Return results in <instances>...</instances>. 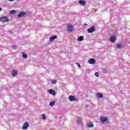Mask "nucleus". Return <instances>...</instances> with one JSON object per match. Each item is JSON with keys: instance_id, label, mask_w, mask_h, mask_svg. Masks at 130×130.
<instances>
[{"instance_id": "f3484780", "label": "nucleus", "mask_w": 130, "mask_h": 130, "mask_svg": "<svg viewBox=\"0 0 130 130\" xmlns=\"http://www.w3.org/2000/svg\"><path fill=\"white\" fill-rule=\"evenodd\" d=\"M83 40H84V37L83 36H80L78 39V41H83Z\"/></svg>"}, {"instance_id": "f257e3e1", "label": "nucleus", "mask_w": 130, "mask_h": 130, "mask_svg": "<svg viewBox=\"0 0 130 130\" xmlns=\"http://www.w3.org/2000/svg\"><path fill=\"white\" fill-rule=\"evenodd\" d=\"M0 21L2 22V23H4V22H9V18L7 17H1Z\"/></svg>"}, {"instance_id": "2eb2a0df", "label": "nucleus", "mask_w": 130, "mask_h": 130, "mask_svg": "<svg viewBox=\"0 0 130 130\" xmlns=\"http://www.w3.org/2000/svg\"><path fill=\"white\" fill-rule=\"evenodd\" d=\"M87 126L90 128L91 127H93V126H94V125H93V123L89 122L88 124H87Z\"/></svg>"}, {"instance_id": "39448f33", "label": "nucleus", "mask_w": 130, "mask_h": 130, "mask_svg": "<svg viewBox=\"0 0 130 130\" xmlns=\"http://www.w3.org/2000/svg\"><path fill=\"white\" fill-rule=\"evenodd\" d=\"M88 63L90 64H94L96 63V61L95 60V59L91 58L88 60Z\"/></svg>"}, {"instance_id": "f8f14e48", "label": "nucleus", "mask_w": 130, "mask_h": 130, "mask_svg": "<svg viewBox=\"0 0 130 130\" xmlns=\"http://www.w3.org/2000/svg\"><path fill=\"white\" fill-rule=\"evenodd\" d=\"M79 4H80V5H81V6H83L84 7V6H85L86 5V2H85V1H84L83 0H80L79 1Z\"/></svg>"}, {"instance_id": "4468645a", "label": "nucleus", "mask_w": 130, "mask_h": 130, "mask_svg": "<svg viewBox=\"0 0 130 130\" xmlns=\"http://www.w3.org/2000/svg\"><path fill=\"white\" fill-rule=\"evenodd\" d=\"M96 96H98V97H99V98H102L103 97V94H102V93H100V92H98L96 94Z\"/></svg>"}, {"instance_id": "f03ea898", "label": "nucleus", "mask_w": 130, "mask_h": 130, "mask_svg": "<svg viewBox=\"0 0 130 130\" xmlns=\"http://www.w3.org/2000/svg\"><path fill=\"white\" fill-rule=\"evenodd\" d=\"M69 99L70 101H78V100L74 95L69 96Z\"/></svg>"}, {"instance_id": "9d476101", "label": "nucleus", "mask_w": 130, "mask_h": 130, "mask_svg": "<svg viewBox=\"0 0 130 130\" xmlns=\"http://www.w3.org/2000/svg\"><path fill=\"white\" fill-rule=\"evenodd\" d=\"M49 94H51V95H53V96H55V91H54L52 89L49 90Z\"/></svg>"}, {"instance_id": "9b49d317", "label": "nucleus", "mask_w": 130, "mask_h": 130, "mask_svg": "<svg viewBox=\"0 0 130 130\" xmlns=\"http://www.w3.org/2000/svg\"><path fill=\"white\" fill-rule=\"evenodd\" d=\"M108 119L105 117L102 116L101 117V121H102V122H105V121H107Z\"/></svg>"}, {"instance_id": "c85d7f7f", "label": "nucleus", "mask_w": 130, "mask_h": 130, "mask_svg": "<svg viewBox=\"0 0 130 130\" xmlns=\"http://www.w3.org/2000/svg\"><path fill=\"white\" fill-rule=\"evenodd\" d=\"M3 9H2V8L0 7V11H2Z\"/></svg>"}, {"instance_id": "1a4fd4ad", "label": "nucleus", "mask_w": 130, "mask_h": 130, "mask_svg": "<svg viewBox=\"0 0 130 130\" xmlns=\"http://www.w3.org/2000/svg\"><path fill=\"white\" fill-rule=\"evenodd\" d=\"M17 74H18V71H17L15 70H13L12 71V75L13 77H16V76H17Z\"/></svg>"}, {"instance_id": "7ed1b4c3", "label": "nucleus", "mask_w": 130, "mask_h": 130, "mask_svg": "<svg viewBox=\"0 0 130 130\" xmlns=\"http://www.w3.org/2000/svg\"><path fill=\"white\" fill-rule=\"evenodd\" d=\"M94 31H95V27L94 26H92L87 29V32L88 33H93V32H94Z\"/></svg>"}, {"instance_id": "6ab92c4d", "label": "nucleus", "mask_w": 130, "mask_h": 130, "mask_svg": "<svg viewBox=\"0 0 130 130\" xmlns=\"http://www.w3.org/2000/svg\"><path fill=\"white\" fill-rule=\"evenodd\" d=\"M55 105V101L51 102L49 103L50 106H51V107L54 106V105Z\"/></svg>"}, {"instance_id": "5701e85b", "label": "nucleus", "mask_w": 130, "mask_h": 130, "mask_svg": "<svg viewBox=\"0 0 130 130\" xmlns=\"http://www.w3.org/2000/svg\"><path fill=\"white\" fill-rule=\"evenodd\" d=\"M56 82H57L56 80L53 79V80H52V83L53 84H55L56 83Z\"/></svg>"}, {"instance_id": "a211bd4d", "label": "nucleus", "mask_w": 130, "mask_h": 130, "mask_svg": "<svg viewBox=\"0 0 130 130\" xmlns=\"http://www.w3.org/2000/svg\"><path fill=\"white\" fill-rule=\"evenodd\" d=\"M22 54L23 58H27V57H28V56H27V54H26V53H25L24 52H22Z\"/></svg>"}, {"instance_id": "4be33fe9", "label": "nucleus", "mask_w": 130, "mask_h": 130, "mask_svg": "<svg viewBox=\"0 0 130 130\" xmlns=\"http://www.w3.org/2000/svg\"><path fill=\"white\" fill-rule=\"evenodd\" d=\"M43 119H46V116L45 114H42V118Z\"/></svg>"}, {"instance_id": "423d86ee", "label": "nucleus", "mask_w": 130, "mask_h": 130, "mask_svg": "<svg viewBox=\"0 0 130 130\" xmlns=\"http://www.w3.org/2000/svg\"><path fill=\"white\" fill-rule=\"evenodd\" d=\"M28 126H29V124H28L27 122H25L22 128V129H27Z\"/></svg>"}, {"instance_id": "412c9836", "label": "nucleus", "mask_w": 130, "mask_h": 130, "mask_svg": "<svg viewBox=\"0 0 130 130\" xmlns=\"http://www.w3.org/2000/svg\"><path fill=\"white\" fill-rule=\"evenodd\" d=\"M16 11L15 10H12V11H10V14H11V15H14V14L15 13H16Z\"/></svg>"}, {"instance_id": "aec40b11", "label": "nucleus", "mask_w": 130, "mask_h": 130, "mask_svg": "<svg viewBox=\"0 0 130 130\" xmlns=\"http://www.w3.org/2000/svg\"><path fill=\"white\" fill-rule=\"evenodd\" d=\"M77 122L78 123V124L81 125V123H82V119L79 117L78 120L77 121Z\"/></svg>"}, {"instance_id": "6e6552de", "label": "nucleus", "mask_w": 130, "mask_h": 130, "mask_svg": "<svg viewBox=\"0 0 130 130\" xmlns=\"http://www.w3.org/2000/svg\"><path fill=\"white\" fill-rule=\"evenodd\" d=\"M56 38H57V36L55 35L53 36V37H51L50 38V42H52V41H53V40L56 39Z\"/></svg>"}, {"instance_id": "dca6fc26", "label": "nucleus", "mask_w": 130, "mask_h": 130, "mask_svg": "<svg viewBox=\"0 0 130 130\" xmlns=\"http://www.w3.org/2000/svg\"><path fill=\"white\" fill-rule=\"evenodd\" d=\"M116 45L118 49H121L122 48V46L119 44H117Z\"/></svg>"}, {"instance_id": "bb28decb", "label": "nucleus", "mask_w": 130, "mask_h": 130, "mask_svg": "<svg viewBox=\"0 0 130 130\" xmlns=\"http://www.w3.org/2000/svg\"><path fill=\"white\" fill-rule=\"evenodd\" d=\"M78 66L79 68H81V65H80V63H78Z\"/></svg>"}, {"instance_id": "0eeeda50", "label": "nucleus", "mask_w": 130, "mask_h": 130, "mask_svg": "<svg viewBox=\"0 0 130 130\" xmlns=\"http://www.w3.org/2000/svg\"><path fill=\"white\" fill-rule=\"evenodd\" d=\"M26 12H20L18 15V18H21V17H24V16H26Z\"/></svg>"}, {"instance_id": "20e7f679", "label": "nucleus", "mask_w": 130, "mask_h": 130, "mask_svg": "<svg viewBox=\"0 0 130 130\" xmlns=\"http://www.w3.org/2000/svg\"><path fill=\"white\" fill-rule=\"evenodd\" d=\"M116 40V37L115 36H112L110 39L111 42L114 43Z\"/></svg>"}, {"instance_id": "b1692460", "label": "nucleus", "mask_w": 130, "mask_h": 130, "mask_svg": "<svg viewBox=\"0 0 130 130\" xmlns=\"http://www.w3.org/2000/svg\"><path fill=\"white\" fill-rule=\"evenodd\" d=\"M95 76L96 77H99V73H98V72L95 73Z\"/></svg>"}, {"instance_id": "a878e982", "label": "nucleus", "mask_w": 130, "mask_h": 130, "mask_svg": "<svg viewBox=\"0 0 130 130\" xmlns=\"http://www.w3.org/2000/svg\"><path fill=\"white\" fill-rule=\"evenodd\" d=\"M83 25H84V26H87L88 24H87V23H84V24H83Z\"/></svg>"}, {"instance_id": "ddd939ff", "label": "nucleus", "mask_w": 130, "mask_h": 130, "mask_svg": "<svg viewBox=\"0 0 130 130\" xmlns=\"http://www.w3.org/2000/svg\"><path fill=\"white\" fill-rule=\"evenodd\" d=\"M68 31H69V32H72V31H73V26L71 25H68Z\"/></svg>"}, {"instance_id": "393cba45", "label": "nucleus", "mask_w": 130, "mask_h": 130, "mask_svg": "<svg viewBox=\"0 0 130 130\" xmlns=\"http://www.w3.org/2000/svg\"><path fill=\"white\" fill-rule=\"evenodd\" d=\"M16 48H17V47L16 46H13V49H16Z\"/></svg>"}, {"instance_id": "cd10ccee", "label": "nucleus", "mask_w": 130, "mask_h": 130, "mask_svg": "<svg viewBox=\"0 0 130 130\" xmlns=\"http://www.w3.org/2000/svg\"><path fill=\"white\" fill-rule=\"evenodd\" d=\"M10 2H14V0H8Z\"/></svg>"}]
</instances>
